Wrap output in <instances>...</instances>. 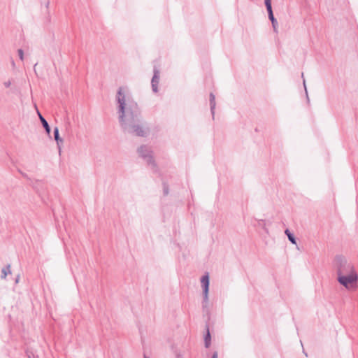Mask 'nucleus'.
<instances>
[{"label":"nucleus","mask_w":358,"mask_h":358,"mask_svg":"<svg viewBox=\"0 0 358 358\" xmlns=\"http://www.w3.org/2000/svg\"><path fill=\"white\" fill-rule=\"evenodd\" d=\"M117 113L120 126L124 132L143 137L148 132L142 120L137 103L129 94L125 87H119L116 94Z\"/></svg>","instance_id":"nucleus-1"},{"label":"nucleus","mask_w":358,"mask_h":358,"mask_svg":"<svg viewBox=\"0 0 358 358\" xmlns=\"http://www.w3.org/2000/svg\"><path fill=\"white\" fill-rule=\"evenodd\" d=\"M338 277L355 273L353 265L348 262L343 257H337L336 259Z\"/></svg>","instance_id":"nucleus-2"},{"label":"nucleus","mask_w":358,"mask_h":358,"mask_svg":"<svg viewBox=\"0 0 358 358\" xmlns=\"http://www.w3.org/2000/svg\"><path fill=\"white\" fill-rule=\"evenodd\" d=\"M138 152L141 157H142L150 166V168L155 171L156 164L152 157V152L150 148L146 145H142L138 149Z\"/></svg>","instance_id":"nucleus-3"},{"label":"nucleus","mask_w":358,"mask_h":358,"mask_svg":"<svg viewBox=\"0 0 358 358\" xmlns=\"http://www.w3.org/2000/svg\"><path fill=\"white\" fill-rule=\"evenodd\" d=\"M201 283L203 288V301L202 306L203 308L208 306V292H209V275L206 273L201 278Z\"/></svg>","instance_id":"nucleus-4"},{"label":"nucleus","mask_w":358,"mask_h":358,"mask_svg":"<svg viewBox=\"0 0 358 358\" xmlns=\"http://www.w3.org/2000/svg\"><path fill=\"white\" fill-rule=\"evenodd\" d=\"M358 280V275L357 273L346 275H341L338 277V281L340 284L343 285L345 288H349L350 285L357 282Z\"/></svg>","instance_id":"nucleus-5"},{"label":"nucleus","mask_w":358,"mask_h":358,"mask_svg":"<svg viewBox=\"0 0 358 358\" xmlns=\"http://www.w3.org/2000/svg\"><path fill=\"white\" fill-rule=\"evenodd\" d=\"M159 81V71L157 69H154V75L152 78L151 84H152V89L154 92H157L158 91V84Z\"/></svg>","instance_id":"nucleus-6"},{"label":"nucleus","mask_w":358,"mask_h":358,"mask_svg":"<svg viewBox=\"0 0 358 358\" xmlns=\"http://www.w3.org/2000/svg\"><path fill=\"white\" fill-rule=\"evenodd\" d=\"M265 6L268 12V18L271 22H273L276 19L274 17L272 6H271V0H264Z\"/></svg>","instance_id":"nucleus-7"},{"label":"nucleus","mask_w":358,"mask_h":358,"mask_svg":"<svg viewBox=\"0 0 358 358\" xmlns=\"http://www.w3.org/2000/svg\"><path fill=\"white\" fill-rule=\"evenodd\" d=\"M54 138L57 143L59 152L60 154L61 153V145L63 143V139L62 138H60V136H59V129L57 127H55L54 129Z\"/></svg>","instance_id":"nucleus-8"},{"label":"nucleus","mask_w":358,"mask_h":358,"mask_svg":"<svg viewBox=\"0 0 358 358\" xmlns=\"http://www.w3.org/2000/svg\"><path fill=\"white\" fill-rule=\"evenodd\" d=\"M38 117H39V119L41 122V124L43 125V127H44L46 133L50 135V127L48 123V122L46 121V120L42 116V115L39 113V111H38Z\"/></svg>","instance_id":"nucleus-9"},{"label":"nucleus","mask_w":358,"mask_h":358,"mask_svg":"<svg viewBox=\"0 0 358 358\" xmlns=\"http://www.w3.org/2000/svg\"><path fill=\"white\" fill-rule=\"evenodd\" d=\"M215 96L213 93H210V111L214 117L215 109Z\"/></svg>","instance_id":"nucleus-10"},{"label":"nucleus","mask_w":358,"mask_h":358,"mask_svg":"<svg viewBox=\"0 0 358 358\" xmlns=\"http://www.w3.org/2000/svg\"><path fill=\"white\" fill-rule=\"evenodd\" d=\"M10 265L8 264L6 266L3 267L1 270V278L5 279L8 274H10Z\"/></svg>","instance_id":"nucleus-11"},{"label":"nucleus","mask_w":358,"mask_h":358,"mask_svg":"<svg viewBox=\"0 0 358 358\" xmlns=\"http://www.w3.org/2000/svg\"><path fill=\"white\" fill-rule=\"evenodd\" d=\"M285 234L287 235L289 241L292 243V244H296V238L294 236V234L290 232V231L287 229L285 231Z\"/></svg>","instance_id":"nucleus-12"},{"label":"nucleus","mask_w":358,"mask_h":358,"mask_svg":"<svg viewBox=\"0 0 358 358\" xmlns=\"http://www.w3.org/2000/svg\"><path fill=\"white\" fill-rule=\"evenodd\" d=\"M204 343H205V347L207 348H209V346L210 345V332L208 330L207 331V334L205 336Z\"/></svg>","instance_id":"nucleus-13"},{"label":"nucleus","mask_w":358,"mask_h":358,"mask_svg":"<svg viewBox=\"0 0 358 358\" xmlns=\"http://www.w3.org/2000/svg\"><path fill=\"white\" fill-rule=\"evenodd\" d=\"M17 53H18V55H19V57L20 59V60L23 61L24 59V52L22 49H19L17 50Z\"/></svg>","instance_id":"nucleus-14"},{"label":"nucleus","mask_w":358,"mask_h":358,"mask_svg":"<svg viewBox=\"0 0 358 358\" xmlns=\"http://www.w3.org/2000/svg\"><path fill=\"white\" fill-rule=\"evenodd\" d=\"M273 28L274 29V31L277 32V26H278V22L277 20H274L273 22H271Z\"/></svg>","instance_id":"nucleus-15"},{"label":"nucleus","mask_w":358,"mask_h":358,"mask_svg":"<svg viewBox=\"0 0 358 358\" xmlns=\"http://www.w3.org/2000/svg\"><path fill=\"white\" fill-rule=\"evenodd\" d=\"M3 85L8 88L9 87L10 85H11V81L10 80H8V81H6L3 83Z\"/></svg>","instance_id":"nucleus-16"},{"label":"nucleus","mask_w":358,"mask_h":358,"mask_svg":"<svg viewBox=\"0 0 358 358\" xmlns=\"http://www.w3.org/2000/svg\"><path fill=\"white\" fill-rule=\"evenodd\" d=\"M164 194L165 195H167V194H169V189H168V187H166V186H164Z\"/></svg>","instance_id":"nucleus-17"},{"label":"nucleus","mask_w":358,"mask_h":358,"mask_svg":"<svg viewBox=\"0 0 358 358\" xmlns=\"http://www.w3.org/2000/svg\"><path fill=\"white\" fill-rule=\"evenodd\" d=\"M303 86H304V88H305L306 96H308V92H307L306 86V81H305L304 79H303ZM307 98L308 99V96H307Z\"/></svg>","instance_id":"nucleus-18"},{"label":"nucleus","mask_w":358,"mask_h":358,"mask_svg":"<svg viewBox=\"0 0 358 358\" xmlns=\"http://www.w3.org/2000/svg\"><path fill=\"white\" fill-rule=\"evenodd\" d=\"M217 352H215L212 355V358H217Z\"/></svg>","instance_id":"nucleus-19"},{"label":"nucleus","mask_w":358,"mask_h":358,"mask_svg":"<svg viewBox=\"0 0 358 358\" xmlns=\"http://www.w3.org/2000/svg\"><path fill=\"white\" fill-rule=\"evenodd\" d=\"M20 276L18 275L15 279V282L17 283L19 281Z\"/></svg>","instance_id":"nucleus-20"},{"label":"nucleus","mask_w":358,"mask_h":358,"mask_svg":"<svg viewBox=\"0 0 358 358\" xmlns=\"http://www.w3.org/2000/svg\"><path fill=\"white\" fill-rule=\"evenodd\" d=\"M49 3H49V1H47V3H46V7H48Z\"/></svg>","instance_id":"nucleus-21"},{"label":"nucleus","mask_w":358,"mask_h":358,"mask_svg":"<svg viewBox=\"0 0 358 358\" xmlns=\"http://www.w3.org/2000/svg\"><path fill=\"white\" fill-rule=\"evenodd\" d=\"M12 65H13V66H15V63H14V62H13V61L12 62Z\"/></svg>","instance_id":"nucleus-22"}]
</instances>
